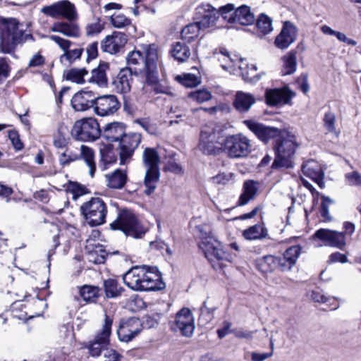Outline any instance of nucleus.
Segmentation results:
<instances>
[{
	"instance_id": "obj_55",
	"label": "nucleus",
	"mask_w": 361,
	"mask_h": 361,
	"mask_svg": "<svg viewBox=\"0 0 361 361\" xmlns=\"http://www.w3.org/2000/svg\"><path fill=\"white\" fill-rule=\"evenodd\" d=\"M189 97L199 103L209 101L212 98V94L207 90H200L189 94Z\"/></svg>"
},
{
	"instance_id": "obj_57",
	"label": "nucleus",
	"mask_w": 361,
	"mask_h": 361,
	"mask_svg": "<svg viewBox=\"0 0 361 361\" xmlns=\"http://www.w3.org/2000/svg\"><path fill=\"white\" fill-rule=\"evenodd\" d=\"M51 40L54 41L60 49L64 52H66L67 50L71 47L73 44V42L67 39L61 37L58 35H49L48 37Z\"/></svg>"
},
{
	"instance_id": "obj_11",
	"label": "nucleus",
	"mask_w": 361,
	"mask_h": 361,
	"mask_svg": "<svg viewBox=\"0 0 361 361\" xmlns=\"http://www.w3.org/2000/svg\"><path fill=\"white\" fill-rule=\"evenodd\" d=\"M102 134L99 125L96 119L87 118L78 120L71 130V135L77 140L82 142L94 141Z\"/></svg>"
},
{
	"instance_id": "obj_60",
	"label": "nucleus",
	"mask_w": 361,
	"mask_h": 361,
	"mask_svg": "<svg viewBox=\"0 0 361 361\" xmlns=\"http://www.w3.org/2000/svg\"><path fill=\"white\" fill-rule=\"evenodd\" d=\"M11 68L6 58H0V82L9 76Z\"/></svg>"
},
{
	"instance_id": "obj_34",
	"label": "nucleus",
	"mask_w": 361,
	"mask_h": 361,
	"mask_svg": "<svg viewBox=\"0 0 361 361\" xmlns=\"http://www.w3.org/2000/svg\"><path fill=\"white\" fill-rule=\"evenodd\" d=\"M103 288L106 298H116L125 291L118 281L114 279H108L103 281Z\"/></svg>"
},
{
	"instance_id": "obj_58",
	"label": "nucleus",
	"mask_w": 361,
	"mask_h": 361,
	"mask_svg": "<svg viewBox=\"0 0 361 361\" xmlns=\"http://www.w3.org/2000/svg\"><path fill=\"white\" fill-rule=\"evenodd\" d=\"M8 136L15 149L18 151L21 150L24 147L23 143L20 139L18 131L15 130H9Z\"/></svg>"
},
{
	"instance_id": "obj_64",
	"label": "nucleus",
	"mask_w": 361,
	"mask_h": 361,
	"mask_svg": "<svg viewBox=\"0 0 361 361\" xmlns=\"http://www.w3.org/2000/svg\"><path fill=\"white\" fill-rule=\"evenodd\" d=\"M87 54V61H90L96 59L98 56V42H94L90 44L86 49Z\"/></svg>"
},
{
	"instance_id": "obj_46",
	"label": "nucleus",
	"mask_w": 361,
	"mask_h": 361,
	"mask_svg": "<svg viewBox=\"0 0 361 361\" xmlns=\"http://www.w3.org/2000/svg\"><path fill=\"white\" fill-rule=\"evenodd\" d=\"M61 34L68 37L78 38L81 32L78 24L71 22H63Z\"/></svg>"
},
{
	"instance_id": "obj_23",
	"label": "nucleus",
	"mask_w": 361,
	"mask_h": 361,
	"mask_svg": "<svg viewBox=\"0 0 361 361\" xmlns=\"http://www.w3.org/2000/svg\"><path fill=\"white\" fill-rule=\"evenodd\" d=\"M297 29L290 21L283 23L282 30L276 37L274 44L281 49H287L296 39Z\"/></svg>"
},
{
	"instance_id": "obj_4",
	"label": "nucleus",
	"mask_w": 361,
	"mask_h": 361,
	"mask_svg": "<svg viewBox=\"0 0 361 361\" xmlns=\"http://www.w3.org/2000/svg\"><path fill=\"white\" fill-rule=\"evenodd\" d=\"M142 161L147 168L144 179L145 187L144 192L145 195H149L157 188V184L160 177L159 168L160 157L157 151L154 148H145L142 154Z\"/></svg>"
},
{
	"instance_id": "obj_21",
	"label": "nucleus",
	"mask_w": 361,
	"mask_h": 361,
	"mask_svg": "<svg viewBox=\"0 0 361 361\" xmlns=\"http://www.w3.org/2000/svg\"><path fill=\"white\" fill-rule=\"evenodd\" d=\"M164 288L165 283L162 281L161 274L157 267L147 266L140 291L159 290Z\"/></svg>"
},
{
	"instance_id": "obj_31",
	"label": "nucleus",
	"mask_w": 361,
	"mask_h": 361,
	"mask_svg": "<svg viewBox=\"0 0 361 361\" xmlns=\"http://www.w3.org/2000/svg\"><path fill=\"white\" fill-rule=\"evenodd\" d=\"M258 185L259 183L253 180H247L245 181L243 186V192L238 199L237 205H245L250 200H253L257 195Z\"/></svg>"
},
{
	"instance_id": "obj_18",
	"label": "nucleus",
	"mask_w": 361,
	"mask_h": 361,
	"mask_svg": "<svg viewBox=\"0 0 361 361\" xmlns=\"http://www.w3.org/2000/svg\"><path fill=\"white\" fill-rule=\"evenodd\" d=\"M195 15L197 23L202 29L214 26L219 18V12L209 4H202L198 6Z\"/></svg>"
},
{
	"instance_id": "obj_53",
	"label": "nucleus",
	"mask_w": 361,
	"mask_h": 361,
	"mask_svg": "<svg viewBox=\"0 0 361 361\" xmlns=\"http://www.w3.org/2000/svg\"><path fill=\"white\" fill-rule=\"evenodd\" d=\"M176 80L188 87H196L200 82L198 77L192 73H186L183 76L178 75Z\"/></svg>"
},
{
	"instance_id": "obj_35",
	"label": "nucleus",
	"mask_w": 361,
	"mask_h": 361,
	"mask_svg": "<svg viewBox=\"0 0 361 361\" xmlns=\"http://www.w3.org/2000/svg\"><path fill=\"white\" fill-rule=\"evenodd\" d=\"M255 16L250 11V8L243 5L235 11V23H238L243 25H249L254 23Z\"/></svg>"
},
{
	"instance_id": "obj_52",
	"label": "nucleus",
	"mask_w": 361,
	"mask_h": 361,
	"mask_svg": "<svg viewBox=\"0 0 361 361\" xmlns=\"http://www.w3.org/2000/svg\"><path fill=\"white\" fill-rule=\"evenodd\" d=\"M67 190L73 194V200H77L79 197L87 193V189L85 186L77 182L69 181Z\"/></svg>"
},
{
	"instance_id": "obj_41",
	"label": "nucleus",
	"mask_w": 361,
	"mask_h": 361,
	"mask_svg": "<svg viewBox=\"0 0 361 361\" xmlns=\"http://www.w3.org/2000/svg\"><path fill=\"white\" fill-rule=\"evenodd\" d=\"M296 54L297 51L295 50H291L286 55L283 56L282 59L285 69L284 75L293 74L296 71Z\"/></svg>"
},
{
	"instance_id": "obj_51",
	"label": "nucleus",
	"mask_w": 361,
	"mask_h": 361,
	"mask_svg": "<svg viewBox=\"0 0 361 361\" xmlns=\"http://www.w3.org/2000/svg\"><path fill=\"white\" fill-rule=\"evenodd\" d=\"M334 201L328 196L322 195V202L319 208L321 216L325 221H332V217L329 214V208L331 204H333Z\"/></svg>"
},
{
	"instance_id": "obj_10",
	"label": "nucleus",
	"mask_w": 361,
	"mask_h": 361,
	"mask_svg": "<svg viewBox=\"0 0 361 361\" xmlns=\"http://www.w3.org/2000/svg\"><path fill=\"white\" fill-rule=\"evenodd\" d=\"M111 230L122 231L126 235L140 238L145 234L135 216L130 211L123 210L118 213L116 220L110 224Z\"/></svg>"
},
{
	"instance_id": "obj_28",
	"label": "nucleus",
	"mask_w": 361,
	"mask_h": 361,
	"mask_svg": "<svg viewBox=\"0 0 361 361\" xmlns=\"http://www.w3.org/2000/svg\"><path fill=\"white\" fill-rule=\"evenodd\" d=\"M126 126L122 122L107 123L101 136L108 142H118L126 133Z\"/></svg>"
},
{
	"instance_id": "obj_33",
	"label": "nucleus",
	"mask_w": 361,
	"mask_h": 361,
	"mask_svg": "<svg viewBox=\"0 0 361 361\" xmlns=\"http://www.w3.org/2000/svg\"><path fill=\"white\" fill-rule=\"evenodd\" d=\"M107 186L112 189H121L124 187L128 176L126 171L121 169H116L114 172L106 176Z\"/></svg>"
},
{
	"instance_id": "obj_56",
	"label": "nucleus",
	"mask_w": 361,
	"mask_h": 361,
	"mask_svg": "<svg viewBox=\"0 0 361 361\" xmlns=\"http://www.w3.org/2000/svg\"><path fill=\"white\" fill-rule=\"evenodd\" d=\"M111 23L114 27L121 28L130 24V20L123 14L111 16Z\"/></svg>"
},
{
	"instance_id": "obj_2",
	"label": "nucleus",
	"mask_w": 361,
	"mask_h": 361,
	"mask_svg": "<svg viewBox=\"0 0 361 361\" xmlns=\"http://www.w3.org/2000/svg\"><path fill=\"white\" fill-rule=\"evenodd\" d=\"M16 18H0V48L4 54L13 52L18 44L27 40H33L31 34H26Z\"/></svg>"
},
{
	"instance_id": "obj_22",
	"label": "nucleus",
	"mask_w": 361,
	"mask_h": 361,
	"mask_svg": "<svg viewBox=\"0 0 361 361\" xmlns=\"http://www.w3.org/2000/svg\"><path fill=\"white\" fill-rule=\"evenodd\" d=\"M146 265L135 266L123 276V283L130 289L140 291L147 269Z\"/></svg>"
},
{
	"instance_id": "obj_20",
	"label": "nucleus",
	"mask_w": 361,
	"mask_h": 361,
	"mask_svg": "<svg viewBox=\"0 0 361 361\" xmlns=\"http://www.w3.org/2000/svg\"><path fill=\"white\" fill-rule=\"evenodd\" d=\"M127 40L126 34L121 32H114L111 35H107L101 42V49L104 52L116 54L124 47Z\"/></svg>"
},
{
	"instance_id": "obj_30",
	"label": "nucleus",
	"mask_w": 361,
	"mask_h": 361,
	"mask_svg": "<svg viewBox=\"0 0 361 361\" xmlns=\"http://www.w3.org/2000/svg\"><path fill=\"white\" fill-rule=\"evenodd\" d=\"M243 123L261 141L268 143L271 139V128L252 119L244 120Z\"/></svg>"
},
{
	"instance_id": "obj_42",
	"label": "nucleus",
	"mask_w": 361,
	"mask_h": 361,
	"mask_svg": "<svg viewBox=\"0 0 361 361\" xmlns=\"http://www.w3.org/2000/svg\"><path fill=\"white\" fill-rule=\"evenodd\" d=\"M88 75V71L85 68H71L67 73L66 78L67 80L72 81L78 84H82L85 82V76Z\"/></svg>"
},
{
	"instance_id": "obj_44",
	"label": "nucleus",
	"mask_w": 361,
	"mask_h": 361,
	"mask_svg": "<svg viewBox=\"0 0 361 361\" xmlns=\"http://www.w3.org/2000/svg\"><path fill=\"white\" fill-rule=\"evenodd\" d=\"M155 78L149 82L148 75L145 78V84L151 87V90L155 94H167V87L159 82L158 68H156Z\"/></svg>"
},
{
	"instance_id": "obj_59",
	"label": "nucleus",
	"mask_w": 361,
	"mask_h": 361,
	"mask_svg": "<svg viewBox=\"0 0 361 361\" xmlns=\"http://www.w3.org/2000/svg\"><path fill=\"white\" fill-rule=\"evenodd\" d=\"M336 116L331 111L326 112L324 117V126L329 132L335 130Z\"/></svg>"
},
{
	"instance_id": "obj_27",
	"label": "nucleus",
	"mask_w": 361,
	"mask_h": 361,
	"mask_svg": "<svg viewBox=\"0 0 361 361\" xmlns=\"http://www.w3.org/2000/svg\"><path fill=\"white\" fill-rule=\"evenodd\" d=\"M95 97L91 91H80L71 99L72 107L78 111H86L94 106Z\"/></svg>"
},
{
	"instance_id": "obj_62",
	"label": "nucleus",
	"mask_w": 361,
	"mask_h": 361,
	"mask_svg": "<svg viewBox=\"0 0 361 361\" xmlns=\"http://www.w3.org/2000/svg\"><path fill=\"white\" fill-rule=\"evenodd\" d=\"M214 308H209L207 307L206 302L204 301L202 306L200 307V316L199 320L201 321L202 319H205L207 322L211 321L214 317Z\"/></svg>"
},
{
	"instance_id": "obj_43",
	"label": "nucleus",
	"mask_w": 361,
	"mask_h": 361,
	"mask_svg": "<svg viewBox=\"0 0 361 361\" xmlns=\"http://www.w3.org/2000/svg\"><path fill=\"white\" fill-rule=\"evenodd\" d=\"M101 161L106 164L114 163L117 160V153L112 145H106L100 149Z\"/></svg>"
},
{
	"instance_id": "obj_54",
	"label": "nucleus",
	"mask_w": 361,
	"mask_h": 361,
	"mask_svg": "<svg viewBox=\"0 0 361 361\" xmlns=\"http://www.w3.org/2000/svg\"><path fill=\"white\" fill-rule=\"evenodd\" d=\"M271 255H265L256 260V267L265 276L271 271V264L269 262Z\"/></svg>"
},
{
	"instance_id": "obj_25",
	"label": "nucleus",
	"mask_w": 361,
	"mask_h": 361,
	"mask_svg": "<svg viewBox=\"0 0 361 361\" xmlns=\"http://www.w3.org/2000/svg\"><path fill=\"white\" fill-rule=\"evenodd\" d=\"M296 96V93L292 90L288 85L281 87L272 88V107L284 105L291 106L292 99Z\"/></svg>"
},
{
	"instance_id": "obj_26",
	"label": "nucleus",
	"mask_w": 361,
	"mask_h": 361,
	"mask_svg": "<svg viewBox=\"0 0 361 361\" xmlns=\"http://www.w3.org/2000/svg\"><path fill=\"white\" fill-rule=\"evenodd\" d=\"M255 102L256 99L253 94L243 91H237L232 104L237 112L245 114L249 112Z\"/></svg>"
},
{
	"instance_id": "obj_36",
	"label": "nucleus",
	"mask_w": 361,
	"mask_h": 361,
	"mask_svg": "<svg viewBox=\"0 0 361 361\" xmlns=\"http://www.w3.org/2000/svg\"><path fill=\"white\" fill-rule=\"evenodd\" d=\"M243 235L249 240L262 239L268 235V231L262 224H255L245 230Z\"/></svg>"
},
{
	"instance_id": "obj_45",
	"label": "nucleus",
	"mask_w": 361,
	"mask_h": 361,
	"mask_svg": "<svg viewBox=\"0 0 361 361\" xmlns=\"http://www.w3.org/2000/svg\"><path fill=\"white\" fill-rule=\"evenodd\" d=\"M301 247L300 245H293L288 247L281 257L282 261H288L290 265L294 266L300 254Z\"/></svg>"
},
{
	"instance_id": "obj_13",
	"label": "nucleus",
	"mask_w": 361,
	"mask_h": 361,
	"mask_svg": "<svg viewBox=\"0 0 361 361\" xmlns=\"http://www.w3.org/2000/svg\"><path fill=\"white\" fill-rule=\"evenodd\" d=\"M41 12L55 19L63 17L72 21L78 18L74 4L67 0L59 1L51 5L43 6L41 8Z\"/></svg>"
},
{
	"instance_id": "obj_24",
	"label": "nucleus",
	"mask_w": 361,
	"mask_h": 361,
	"mask_svg": "<svg viewBox=\"0 0 361 361\" xmlns=\"http://www.w3.org/2000/svg\"><path fill=\"white\" fill-rule=\"evenodd\" d=\"M133 75L134 73L129 68H121L116 76L112 79L114 90L121 94L129 92L133 81Z\"/></svg>"
},
{
	"instance_id": "obj_32",
	"label": "nucleus",
	"mask_w": 361,
	"mask_h": 361,
	"mask_svg": "<svg viewBox=\"0 0 361 361\" xmlns=\"http://www.w3.org/2000/svg\"><path fill=\"white\" fill-rule=\"evenodd\" d=\"M108 71H109V64L106 62L100 63L96 68L92 71L91 76L87 81L96 83L99 87H106L108 84L106 72Z\"/></svg>"
},
{
	"instance_id": "obj_49",
	"label": "nucleus",
	"mask_w": 361,
	"mask_h": 361,
	"mask_svg": "<svg viewBox=\"0 0 361 361\" xmlns=\"http://www.w3.org/2000/svg\"><path fill=\"white\" fill-rule=\"evenodd\" d=\"M257 27L259 33L266 35L271 31V19L264 13H261L257 19Z\"/></svg>"
},
{
	"instance_id": "obj_50",
	"label": "nucleus",
	"mask_w": 361,
	"mask_h": 361,
	"mask_svg": "<svg viewBox=\"0 0 361 361\" xmlns=\"http://www.w3.org/2000/svg\"><path fill=\"white\" fill-rule=\"evenodd\" d=\"M257 67L254 64H251L250 67L240 72V75L245 82H249L251 84H255L262 77L261 74L256 73Z\"/></svg>"
},
{
	"instance_id": "obj_5",
	"label": "nucleus",
	"mask_w": 361,
	"mask_h": 361,
	"mask_svg": "<svg viewBox=\"0 0 361 361\" xmlns=\"http://www.w3.org/2000/svg\"><path fill=\"white\" fill-rule=\"evenodd\" d=\"M80 159L85 161L89 167V174L93 177L96 171V165L94 153L92 148L83 145L80 148L67 147L59 157V164L62 166H68L71 163Z\"/></svg>"
},
{
	"instance_id": "obj_7",
	"label": "nucleus",
	"mask_w": 361,
	"mask_h": 361,
	"mask_svg": "<svg viewBox=\"0 0 361 361\" xmlns=\"http://www.w3.org/2000/svg\"><path fill=\"white\" fill-rule=\"evenodd\" d=\"M221 132V126L216 123L209 122L203 126L200 134V150L204 154H216L219 150L216 144L221 142L219 140Z\"/></svg>"
},
{
	"instance_id": "obj_47",
	"label": "nucleus",
	"mask_w": 361,
	"mask_h": 361,
	"mask_svg": "<svg viewBox=\"0 0 361 361\" xmlns=\"http://www.w3.org/2000/svg\"><path fill=\"white\" fill-rule=\"evenodd\" d=\"M236 9L233 4H228L221 6L218 9L219 17L221 16L224 20L229 23H235V11Z\"/></svg>"
},
{
	"instance_id": "obj_61",
	"label": "nucleus",
	"mask_w": 361,
	"mask_h": 361,
	"mask_svg": "<svg viewBox=\"0 0 361 361\" xmlns=\"http://www.w3.org/2000/svg\"><path fill=\"white\" fill-rule=\"evenodd\" d=\"M123 357L122 355L116 350L106 348L104 352V361H121Z\"/></svg>"
},
{
	"instance_id": "obj_16",
	"label": "nucleus",
	"mask_w": 361,
	"mask_h": 361,
	"mask_svg": "<svg viewBox=\"0 0 361 361\" xmlns=\"http://www.w3.org/2000/svg\"><path fill=\"white\" fill-rule=\"evenodd\" d=\"M140 141L141 135L139 133H126L124 134L122 138L118 141V154L121 165H125L130 161L135 149L140 143Z\"/></svg>"
},
{
	"instance_id": "obj_37",
	"label": "nucleus",
	"mask_w": 361,
	"mask_h": 361,
	"mask_svg": "<svg viewBox=\"0 0 361 361\" xmlns=\"http://www.w3.org/2000/svg\"><path fill=\"white\" fill-rule=\"evenodd\" d=\"M187 42L184 41L183 42H178L173 46L172 49V56L175 59L180 62H184L187 61L190 55V49L188 45H186Z\"/></svg>"
},
{
	"instance_id": "obj_63",
	"label": "nucleus",
	"mask_w": 361,
	"mask_h": 361,
	"mask_svg": "<svg viewBox=\"0 0 361 361\" xmlns=\"http://www.w3.org/2000/svg\"><path fill=\"white\" fill-rule=\"evenodd\" d=\"M296 82L299 84L300 89L304 94H307L309 92L310 85L307 73H302L296 80Z\"/></svg>"
},
{
	"instance_id": "obj_9",
	"label": "nucleus",
	"mask_w": 361,
	"mask_h": 361,
	"mask_svg": "<svg viewBox=\"0 0 361 361\" xmlns=\"http://www.w3.org/2000/svg\"><path fill=\"white\" fill-rule=\"evenodd\" d=\"M221 145L224 152L232 159L244 158L251 152L250 140L241 133L226 137Z\"/></svg>"
},
{
	"instance_id": "obj_19",
	"label": "nucleus",
	"mask_w": 361,
	"mask_h": 361,
	"mask_svg": "<svg viewBox=\"0 0 361 361\" xmlns=\"http://www.w3.org/2000/svg\"><path fill=\"white\" fill-rule=\"evenodd\" d=\"M120 106V102L115 95L105 94L95 97L94 109L98 116H107L116 113Z\"/></svg>"
},
{
	"instance_id": "obj_3",
	"label": "nucleus",
	"mask_w": 361,
	"mask_h": 361,
	"mask_svg": "<svg viewBox=\"0 0 361 361\" xmlns=\"http://www.w3.org/2000/svg\"><path fill=\"white\" fill-rule=\"evenodd\" d=\"M158 53L156 49L149 47L144 52L133 51L126 56V68L133 71L135 75H142L145 78L148 75V80L152 82L154 78L157 68Z\"/></svg>"
},
{
	"instance_id": "obj_48",
	"label": "nucleus",
	"mask_w": 361,
	"mask_h": 361,
	"mask_svg": "<svg viewBox=\"0 0 361 361\" xmlns=\"http://www.w3.org/2000/svg\"><path fill=\"white\" fill-rule=\"evenodd\" d=\"M84 49L82 48H78L70 50L69 49L66 52H64L59 57V61L61 63L68 62L69 64L73 63L76 59H80Z\"/></svg>"
},
{
	"instance_id": "obj_17",
	"label": "nucleus",
	"mask_w": 361,
	"mask_h": 361,
	"mask_svg": "<svg viewBox=\"0 0 361 361\" xmlns=\"http://www.w3.org/2000/svg\"><path fill=\"white\" fill-rule=\"evenodd\" d=\"M141 321L136 317L122 319L117 329V335L121 341L128 343L142 331Z\"/></svg>"
},
{
	"instance_id": "obj_1",
	"label": "nucleus",
	"mask_w": 361,
	"mask_h": 361,
	"mask_svg": "<svg viewBox=\"0 0 361 361\" xmlns=\"http://www.w3.org/2000/svg\"><path fill=\"white\" fill-rule=\"evenodd\" d=\"M288 124L276 118L272 113V147L275 157L272 162V170L283 171L294 167L293 157L298 145L295 136L288 130Z\"/></svg>"
},
{
	"instance_id": "obj_29",
	"label": "nucleus",
	"mask_w": 361,
	"mask_h": 361,
	"mask_svg": "<svg viewBox=\"0 0 361 361\" xmlns=\"http://www.w3.org/2000/svg\"><path fill=\"white\" fill-rule=\"evenodd\" d=\"M303 173L314 181L321 189L325 187L324 173L321 167L314 161H307L302 165Z\"/></svg>"
},
{
	"instance_id": "obj_8",
	"label": "nucleus",
	"mask_w": 361,
	"mask_h": 361,
	"mask_svg": "<svg viewBox=\"0 0 361 361\" xmlns=\"http://www.w3.org/2000/svg\"><path fill=\"white\" fill-rule=\"evenodd\" d=\"M80 211L87 224L92 226H97L105 223L107 208L104 200L100 197H92L84 202Z\"/></svg>"
},
{
	"instance_id": "obj_39",
	"label": "nucleus",
	"mask_w": 361,
	"mask_h": 361,
	"mask_svg": "<svg viewBox=\"0 0 361 361\" xmlns=\"http://www.w3.org/2000/svg\"><path fill=\"white\" fill-rule=\"evenodd\" d=\"M101 288L98 286L85 285L80 288V295L86 302H94L99 297Z\"/></svg>"
},
{
	"instance_id": "obj_6",
	"label": "nucleus",
	"mask_w": 361,
	"mask_h": 361,
	"mask_svg": "<svg viewBox=\"0 0 361 361\" xmlns=\"http://www.w3.org/2000/svg\"><path fill=\"white\" fill-rule=\"evenodd\" d=\"M199 247L215 269H221L223 262H231L233 259L230 253L223 250L221 243L213 238L202 239L199 243Z\"/></svg>"
},
{
	"instance_id": "obj_12",
	"label": "nucleus",
	"mask_w": 361,
	"mask_h": 361,
	"mask_svg": "<svg viewBox=\"0 0 361 361\" xmlns=\"http://www.w3.org/2000/svg\"><path fill=\"white\" fill-rule=\"evenodd\" d=\"M113 319L105 314L104 323L102 329L96 334L94 339L86 345L89 353L92 357H98L109 344V337L111 332Z\"/></svg>"
},
{
	"instance_id": "obj_38",
	"label": "nucleus",
	"mask_w": 361,
	"mask_h": 361,
	"mask_svg": "<svg viewBox=\"0 0 361 361\" xmlns=\"http://www.w3.org/2000/svg\"><path fill=\"white\" fill-rule=\"evenodd\" d=\"M200 29L202 27L197 22L186 25L181 30L182 40L187 43L192 42L198 37Z\"/></svg>"
},
{
	"instance_id": "obj_40",
	"label": "nucleus",
	"mask_w": 361,
	"mask_h": 361,
	"mask_svg": "<svg viewBox=\"0 0 361 361\" xmlns=\"http://www.w3.org/2000/svg\"><path fill=\"white\" fill-rule=\"evenodd\" d=\"M107 255L103 245L98 244L93 250L89 251L87 257L90 262L96 264H101L105 262Z\"/></svg>"
},
{
	"instance_id": "obj_15",
	"label": "nucleus",
	"mask_w": 361,
	"mask_h": 361,
	"mask_svg": "<svg viewBox=\"0 0 361 361\" xmlns=\"http://www.w3.org/2000/svg\"><path fill=\"white\" fill-rule=\"evenodd\" d=\"M171 328L173 331L179 332L182 336L190 337L195 329L194 317L190 309L183 307L175 317Z\"/></svg>"
},
{
	"instance_id": "obj_14",
	"label": "nucleus",
	"mask_w": 361,
	"mask_h": 361,
	"mask_svg": "<svg viewBox=\"0 0 361 361\" xmlns=\"http://www.w3.org/2000/svg\"><path fill=\"white\" fill-rule=\"evenodd\" d=\"M311 239L319 240L326 246L336 247L341 250H344L346 246L345 233L335 230L319 228L314 232Z\"/></svg>"
}]
</instances>
